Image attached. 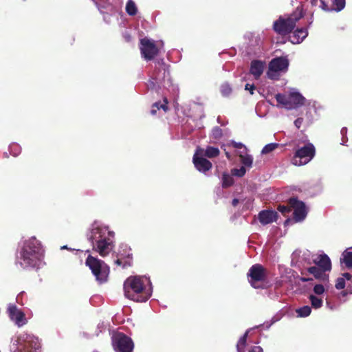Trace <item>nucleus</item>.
Returning a JSON list of instances; mask_svg holds the SVG:
<instances>
[{
	"instance_id": "30",
	"label": "nucleus",
	"mask_w": 352,
	"mask_h": 352,
	"mask_svg": "<svg viewBox=\"0 0 352 352\" xmlns=\"http://www.w3.org/2000/svg\"><path fill=\"white\" fill-rule=\"evenodd\" d=\"M161 83V78L159 74L154 73L152 78L148 80L147 83V87L149 89H155L157 87V85L159 86L158 84Z\"/></svg>"
},
{
	"instance_id": "2",
	"label": "nucleus",
	"mask_w": 352,
	"mask_h": 352,
	"mask_svg": "<svg viewBox=\"0 0 352 352\" xmlns=\"http://www.w3.org/2000/svg\"><path fill=\"white\" fill-rule=\"evenodd\" d=\"M87 236L93 250L101 256H107L114 248V232L100 221H95L91 225Z\"/></svg>"
},
{
	"instance_id": "3",
	"label": "nucleus",
	"mask_w": 352,
	"mask_h": 352,
	"mask_svg": "<svg viewBox=\"0 0 352 352\" xmlns=\"http://www.w3.org/2000/svg\"><path fill=\"white\" fill-rule=\"evenodd\" d=\"M125 296L133 301L146 302L152 295L153 288L149 278L130 276L124 283Z\"/></svg>"
},
{
	"instance_id": "55",
	"label": "nucleus",
	"mask_w": 352,
	"mask_h": 352,
	"mask_svg": "<svg viewBox=\"0 0 352 352\" xmlns=\"http://www.w3.org/2000/svg\"><path fill=\"white\" fill-rule=\"evenodd\" d=\"M313 23V20H312V18H311L309 22V26H310Z\"/></svg>"
},
{
	"instance_id": "45",
	"label": "nucleus",
	"mask_w": 352,
	"mask_h": 352,
	"mask_svg": "<svg viewBox=\"0 0 352 352\" xmlns=\"http://www.w3.org/2000/svg\"><path fill=\"white\" fill-rule=\"evenodd\" d=\"M278 210L279 212L284 214L288 213L290 211V209L286 206H279L278 207Z\"/></svg>"
},
{
	"instance_id": "43",
	"label": "nucleus",
	"mask_w": 352,
	"mask_h": 352,
	"mask_svg": "<svg viewBox=\"0 0 352 352\" xmlns=\"http://www.w3.org/2000/svg\"><path fill=\"white\" fill-rule=\"evenodd\" d=\"M322 2H323L324 4H327V0H311V4L313 6H318L324 10V8L322 4Z\"/></svg>"
},
{
	"instance_id": "49",
	"label": "nucleus",
	"mask_w": 352,
	"mask_h": 352,
	"mask_svg": "<svg viewBox=\"0 0 352 352\" xmlns=\"http://www.w3.org/2000/svg\"><path fill=\"white\" fill-rule=\"evenodd\" d=\"M115 263L118 265H122L123 267V265L124 263V259L120 257L115 261Z\"/></svg>"
},
{
	"instance_id": "11",
	"label": "nucleus",
	"mask_w": 352,
	"mask_h": 352,
	"mask_svg": "<svg viewBox=\"0 0 352 352\" xmlns=\"http://www.w3.org/2000/svg\"><path fill=\"white\" fill-rule=\"evenodd\" d=\"M112 344L116 352H132L134 347L132 340L122 333L112 336Z\"/></svg>"
},
{
	"instance_id": "18",
	"label": "nucleus",
	"mask_w": 352,
	"mask_h": 352,
	"mask_svg": "<svg viewBox=\"0 0 352 352\" xmlns=\"http://www.w3.org/2000/svg\"><path fill=\"white\" fill-rule=\"evenodd\" d=\"M312 261L324 274L331 269V260L327 254L316 255L315 258L312 257Z\"/></svg>"
},
{
	"instance_id": "13",
	"label": "nucleus",
	"mask_w": 352,
	"mask_h": 352,
	"mask_svg": "<svg viewBox=\"0 0 352 352\" xmlns=\"http://www.w3.org/2000/svg\"><path fill=\"white\" fill-rule=\"evenodd\" d=\"M142 57L146 60H151L159 53L155 41L147 38L140 40V46Z\"/></svg>"
},
{
	"instance_id": "50",
	"label": "nucleus",
	"mask_w": 352,
	"mask_h": 352,
	"mask_svg": "<svg viewBox=\"0 0 352 352\" xmlns=\"http://www.w3.org/2000/svg\"><path fill=\"white\" fill-rule=\"evenodd\" d=\"M326 306L328 309L333 310L334 309V307L331 304V302L326 298Z\"/></svg>"
},
{
	"instance_id": "14",
	"label": "nucleus",
	"mask_w": 352,
	"mask_h": 352,
	"mask_svg": "<svg viewBox=\"0 0 352 352\" xmlns=\"http://www.w3.org/2000/svg\"><path fill=\"white\" fill-rule=\"evenodd\" d=\"M289 205L294 210L296 221H301L305 219L307 214V209L302 201L296 197H292L289 200Z\"/></svg>"
},
{
	"instance_id": "46",
	"label": "nucleus",
	"mask_w": 352,
	"mask_h": 352,
	"mask_svg": "<svg viewBox=\"0 0 352 352\" xmlns=\"http://www.w3.org/2000/svg\"><path fill=\"white\" fill-rule=\"evenodd\" d=\"M245 89L249 91L251 94H253L254 90L255 89V86L253 84L247 83L245 85Z\"/></svg>"
},
{
	"instance_id": "26",
	"label": "nucleus",
	"mask_w": 352,
	"mask_h": 352,
	"mask_svg": "<svg viewBox=\"0 0 352 352\" xmlns=\"http://www.w3.org/2000/svg\"><path fill=\"white\" fill-rule=\"evenodd\" d=\"M340 262L347 268L352 267V247L343 252L340 258Z\"/></svg>"
},
{
	"instance_id": "48",
	"label": "nucleus",
	"mask_w": 352,
	"mask_h": 352,
	"mask_svg": "<svg viewBox=\"0 0 352 352\" xmlns=\"http://www.w3.org/2000/svg\"><path fill=\"white\" fill-rule=\"evenodd\" d=\"M302 118H297L295 121H294V125L296 126V128L299 129L301 125H302Z\"/></svg>"
},
{
	"instance_id": "39",
	"label": "nucleus",
	"mask_w": 352,
	"mask_h": 352,
	"mask_svg": "<svg viewBox=\"0 0 352 352\" xmlns=\"http://www.w3.org/2000/svg\"><path fill=\"white\" fill-rule=\"evenodd\" d=\"M222 135V130L219 126H215L212 129L211 136L213 139L219 140L221 138Z\"/></svg>"
},
{
	"instance_id": "53",
	"label": "nucleus",
	"mask_w": 352,
	"mask_h": 352,
	"mask_svg": "<svg viewBox=\"0 0 352 352\" xmlns=\"http://www.w3.org/2000/svg\"><path fill=\"white\" fill-rule=\"evenodd\" d=\"M239 204V199H234L232 201V204L233 206H236L237 204Z\"/></svg>"
},
{
	"instance_id": "1",
	"label": "nucleus",
	"mask_w": 352,
	"mask_h": 352,
	"mask_svg": "<svg viewBox=\"0 0 352 352\" xmlns=\"http://www.w3.org/2000/svg\"><path fill=\"white\" fill-rule=\"evenodd\" d=\"M44 251L35 236L22 241L16 256V265L23 269H38L44 265Z\"/></svg>"
},
{
	"instance_id": "6",
	"label": "nucleus",
	"mask_w": 352,
	"mask_h": 352,
	"mask_svg": "<svg viewBox=\"0 0 352 352\" xmlns=\"http://www.w3.org/2000/svg\"><path fill=\"white\" fill-rule=\"evenodd\" d=\"M275 98L278 107L287 109H296L304 104L305 98L296 89H289L287 94H277Z\"/></svg>"
},
{
	"instance_id": "25",
	"label": "nucleus",
	"mask_w": 352,
	"mask_h": 352,
	"mask_svg": "<svg viewBox=\"0 0 352 352\" xmlns=\"http://www.w3.org/2000/svg\"><path fill=\"white\" fill-rule=\"evenodd\" d=\"M241 162L243 164V166L248 169L252 167L253 164V157L248 154L247 151H240L239 153Z\"/></svg>"
},
{
	"instance_id": "31",
	"label": "nucleus",
	"mask_w": 352,
	"mask_h": 352,
	"mask_svg": "<svg viewBox=\"0 0 352 352\" xmlns=\"http://www.w3.org/2000/svg\"><path fill=\"white\" fill-rule=\"evenodd\" d=\"M250 330L251 329L247 330L244 335L241 336L239 340L238 343L236 344L237 352H245L244 349L246 345L247 337Z\"/></svg>"
},
{
	"instance_id": "8",
	"label": "nucleus",
	"mask_w": 352,
	"mask_h": 352,
	"mask_svg": "<svg viewBox=\"0 0 352 352\" xmlns=\"http://www.w3.org/2000/svg\"><path fill=\"white\" fill-rule=\"evenodd\" d=\"M289 59L287 56L276 57L271 60L267 72V77L272 80L279 79L282 74L288 70Z\"/></svg>"
},
{
	"instance_id": "40",
	"label": "nucleus",
	"mask_w": 352,
	"mask_h": 352,
	"mask_svg": "<svg viewBox=\"0 0 352 352\" xmlns=\"http://www.w3.org/2000/svg\"><path fill=\"white\" fill-rule=\"evenodd\" d=\"M221 92L223 96H228L232 92V88L228 83H224L221 87Z\"/></svg>"
},
{
	"instance_id": "20",
	"label": "nucleus",
	"mask_w": 352,
	"mask_h": 352,
	"mask_svg": "<svg viewBox=\"0 0 352 352\" xmlns=\"http://www.w3.org/2000/svg\"><path fill=\"white\" fill-rule=\"evenodd\" d=\"M278 214L274 210H263L258 214V219L261 224L267 225L276 221Z\"/></svg>"
},
{
	"instance_id": "4",
	"label": "nucleus",
	"mask_w": 352,
	"mask_h": 352,
	"mask_svg": "<svg viewBox=\"0 0 352 352\" xmlns=\"http://www.w3.org/2000/svg\"><path fill=\"white\" fill-rule=\"evenodd\" d=\"M302 6H299L290 14L280 16L273 23L274 30L278 34L285 36L290 34L296 27V23L304 16Z\"/></svg>"
},
{
	"instance_id": "28",
	"label": "nucleus",
	"mask_w": 352,
	"mask_h": 352,
	"mask_svg": "<svg viewBox=\"0 0 352 352\" xmlns=\"http://www.w3.org/2000/svg\"><path fill=\"white\" fill-rule=\"evenodd\" d=\"M309 299L311 302V307L316 309H320L323 305V300L319 296H317L314 294H310L309 296Z\"/></svg>"
},
{
	"instance_id": "17",
	"label": "nucleus",
	"mask_w": 352,
	"mask_h": 352,
	"mask_svg": "<svg viewBox=\"0 0 352 352\" xmlns=\"http://www.w3.org/2000/svg\"><path fill=\"white\" fill-rule=\"evenodd\" d=\"M192 162L196 169L201 173H206L212 168V163L206 159L203 155H200V153L196 150Z\"/></svg>"
},
{
	"instance_id": "15",
	"label": "nucleus",
	"mask_w": 352,
	"mask_h": 352,
	"mask_svg": "<svg viewBox=\"0 0 352 352\" xmlns=\"http://www.w3.org/2000/svg\"><path fill=\"white\" fill-rule=\"evenodd\" d=\"M307 274H311L315 278L320 280H327L328 276L317 265L307 267L304 266L301 270L302 276L300 280L302 282H308L312 280V278L307 276Z\"/></svg>"
},
{
	"instance_id": "7",
	"label": "nucleus",
	"mask_w": 352,
	"mask_h": 352,
	"mask_svg": "<svg viewBox=\"0 0 352 352\" xmlns=\"http://www.w3.org/2000/svg\"><path fill=\"white\" fill-rule=\"evenodd\" d=\"M85 264L91 270L96 280L99 283H103L107 280L109 274V267L103 261L89 255L86 259Z\"/></svg>"
},
{
	"instance_id": "10",
	"label": "nucleus",
	"mask_w": 352,
	"mask_h": 352,
	"mask_svg": "<svg viewBox=\"0 0 352 352\" xmlns=\"http://www.w3.org/2000/svg\"><path fill=\"white\" fill-rule=\"evenodd\" d=\"M102 14L104 20L110 23L111 16L116 12V7L122 4V0H92Z\"/></svg>"
},
{
	"instance_id": "21",
	"label": "nucleus",
	"mask_w": 352,
	"mask_h": 352,
	"mask_svg": "<svg viewBox=\"0 0 352 352\" xmlns=\"http://www.w3.org/2000/svg\"><path fill=\"white\" fill-rule=\"evenodd\" d=\"M324 11L340 12L345 7V0H327V4L322 2Z\"/></svg>"
},
{
	"instance_id": "33",
	"label": "nucleus",
	"mask_w": 352,
	"mask_h": 352,
	"mask_svg": "<svg viewBox=\"0 0 352 352\" xmlns=\"http://www.w3.org/2000/svg\"><path fill=\"white\" fill-rule=\"evenodd\" d=\"M311 312V308L308 305L303 306V307L296 309V314H297L298 316L301 317V318L307 317V316H309Z\"/></svg>"
},
{
	"instance_id": "44",
	"label": "nucleus",
	"mask_w": 352,
	"mask_h": 352,
	"mask_svg": "<svg viewBox=\"0 0 352 352\" xmlns=\"http://www.w3.org/2000/svg\"><path fill=\"white\" fill-rule=\"evenodd\" d=\"M340 133H341V135H342V142H341V144L344 145L345 142L347 140V138H346L347 129L346 127L342 128V129L340 131Z\"/></svg>"
},
{
	"instance_id": "24",
	"label": "nucleus",
	"mask_w": 352,
	"mask_h": 352,
	"mask_svg": "<svg viewBox=\"0 0 352 352\" xmlns=\"http://www.w3.org/2000/svg\"><path fill=\"white\" fill-rule=\"evenodd\" d=\"M196 150L200 153V155H203L204 157L208 158L217 157L220 153V151L218 148L210 146H207L206 148L197 147Z\"/></svg>"
},
{
	"instance_id": "36",
	"label": "nucleus",
	"mask_w": 352,
	"mask_h": 352,
	"mask_svg": "<svg viewBox=\"0 0 352 352\" xmlns=\"http://www.w3.org/2000/svg\"><path fill=\"white\" fill-rule=\"evenodd\" d=\"M312 256L315 258L316 255L312 254L309 250H306L302 253L301 259L305 261L308 265H311L313 263Z\"/></svg>"
},
{
	"instance_id": "5",
	"label": "nucleus",
	"mask_w": 352,
	"mask_h": 352,
	"mask_svg": "<svg viewBox=\"0 0 352 352\" xmlns=\"http://www.w3.org/2000/svg\"><path fill=\"white\" fill-rule=\"evenodd\" d=\"M41 344L33 334L22 332L12 339V352H39Z\"/></svg>"
},
{
	"instance_id": "27",
	"label": "nucleus",
	"mask_w": 352,
	"mask_h": 352,
	"mask_svg": "<svg viewBox=\"0 0 352 352\" xmlns=\"http://www.w3.org/2000/svg\"><path fill=\"white\" fill-rule=\"evenodd\" d=\"M168 100L166 98H164V103L162 104L159 102H155L153 104L152 109L151 110V113L152 115H155L157 111L160 110V109H163L164 112L167 111L168 110Z\"/></svg>"
},
{
	"instance_id": "52",
	"label": "nucleus",
	"mask_w": 352,
	"mask_h": 352,
	"mask_svg": "<svg viewBox=\"0 0 352 352\" xmlns=\"http://www.w3.org/2000/svg\"><path fill=\"white\" fill-rule=\"evenodd\" d=\"M98 329H100V332H102V330L104 329V323L102 322V323H101V324H99L98 325Z\"/></svg>"
},
{
	"instance_id": "19",
	"label": "nucleus",
	"mask_w": 352,
	"mask_h": 352,
	"mask_svg": "<svg viewBox=\"0 0 352 352\" xmlns=\"http://www.w3.org/2000/svg\"><path fill=\"white\" fill-rule=\"evenodd\" d=\"M118 256L124 259L123 267L131 266L132 253L131 248L126 244H121L118 250Z\"/></svg>"
},
{
	"instance_id": "35",
	"label": "nucleus",
	"mask_w": 352,
	"mask_h": 352,
	"mask_svg": "<svg viewBox=\"0 0 352 352\" xmlns=\"http://www.w3.org/2000/svg\"><path fill=\"white\" fill-rule=\"evenodd\" d=\"M279 146L277 143H270L268 144H266L261 151L262 155H266L268 153H270L273 151H274L276 148H278Z\"/></svg>"
},
{
	"instance_id": "29",
	"label": "nucleus",
	"mask_w": 352,
	"mask_h": 352,
	"mask_svg": "<svg viewBox=\"0 0 352 352\" xmlns=\"http://www.w3.org/2000/svg\"><path fill=\"white\" fill-rule=\"evenodd\" d=\"M351 278V275L349 273H344L342 277H339L336 283V287L338 289H341L344 288L346 285V280H350Z\"/></svg>"
},
{
	"instance_id": "56",
	"label": "nucleus",
	"mask_w": 352,
	"mask_h": 352,
	"mask_svg": "<svg viewBox=\"0 0 352 352\" xmlns=\"http://www.w3.org/2000/svg\"><path fill=\"white\" fill-rule=\"evenodd\" d=\"M61 249L63 250V249H68L67 246V245H64V246H62L61 247Z\"/></svg>"
},
{
	"instance_id": "41",
	"label": "nucleus",
	"mask_w": 352,
	"mask_h": 352,
	"mask_svg": "<svg viewBox=\"0 0 352 352\" xmlns=\"http://www.w3.org/2000/svg\"><path fill=\"white\" fill-rule=\"evenodd\" d=\"M246 173V168L244 166H241L239 168H234L232 170V173L233 175L236 177H243Z\"/></svg>"
},
{
	"instance_id": "9",
	"label": "nucleus",
	"mask_w": 352,
	"mask_h": 352,
	"mask_svg": "<svg viewBox=\"0 0 352 352\" xmlns=\"http://www.w3.org/2000/svg\"><path fill=\"white\" fill-rule=\"evenodd\" d=\"M315 152V147L311 143L306 144L296 151L292 160V164L298 166L307 164L313 159Z\"/></svg>"
},
{
	"instance_id": "23",
	"label": "nucleus",
	"mask_w": 352,
	"mask_h": 352,
	"mask_svg": "<svg viewBox=\"0 0 352 352\" xmlns=\"http://www.w3.org/2000/svg\"><path fill=\"white\" fill-rule=\"evenodd\" d=\"M265 67V62L258 60H252L250 65V74L258 79L263 74Z\"/></svg>"
},
{
	"instance_id": "34",
	"label": "nucleus",
	"mask_w": 352,
	"mask_h": 352,
	"mask_svg": "<svg viewBox=\"0 0 352 352\" xmlns=\"http://www.w3.org/2000/svg\"><path fill=\"white\" fill-rule=\"evenodd\" d=\"M234 183L233 178L228 173H223L222 176V186L224 188L232 186Z\"/></svg>"
},
{
	"instance_id": "16",
	"label": "nucleus",
	"mask_w": 352,
	"mask_h": 352,
	"mask_svg": "<svg viewBox=\"0 0 352 352\" xmlns=\"http://www.w3.org/2000/svg\"><path fill=\"white\" fill-rule=\"evenodd\" d=\"M8 314L11 320L19 327L25 325L28 322L24 313L15 305L10 304L8 305Z\"/></svg>"
},
{
	"instance_id": "37",
	"label": "nucleus",
	"mask_w": 352,
	"mask_h": 352,
	"mask_svg": "<svg viewBox=\"0 0 352 352\" xmlns=\"http://www.w3.org/2000/svg\"><path fill=\"white\" fill-rule=\"evenodd\" d=\"M10 153L13 156L16 157L21 153V148L16 143H12L9 146Z\"/></svg>"
},
{
	"instance_id": "22",
	"label": "nucleus",
	"mask_w": 352,
	"mask_h": 352,
	"mask_svg": "<svg viewBox=\"0 0 352 352\" xmlns=\"http://www.w3.org/2000/svg\"><path fill=\"white\" fill-rule=\"evenodd\" d=\"M308 35L307 28H297L289 36V41L293 44L301 43Z\"/></svg>"
},
{
	"instance_id": "47",
	"label": "nucleus",
	"mask_w": 352,
	"mask_h": 352,
	"mask_svg": "<svg viewBox=\"0 0 352 352\" xmlns=\"http://www.w3.org/2000/svg\"><path fill=\"white\" fill-rule=\"evenodd\" d=\"M250 352H263V349L259 346H254L252 347Z\"/></svg>"
},
{
	"instance_id": "38",
	"label": "nucleus",
	"mask_w": 352,
	"mask_h": 352,
	"mask_svg": "<svg viewBox=\"0 0 352 352\" xmlns=\"http://www.w3.org/2000/svg\"><path fill=\"white\" fill-rule=\"evenodd\" d=\"M313 291L314 295L319 296L324 294L325 292V287L322 284H316V285H314Z\"/></svg>"
},
{
	"instance_id": "32",
	"label": "nucleus",
	"mask_w": 352,
	"mask_h": 352,
	"mask_svg": "<svg viewBox=\"0 0 352 352\" xmlns=\"http://www.w3.org/2000/svg\"><path fill=\"white\" fill-rule=\"evenodd\" d=\"M125 9L126 13L130 16H134L138 12V8L133 0H128Z\"/></svg>"
},
{
	"instance_id": "54",
	"label": "nucleus",
	"mask_w": 352,
	"mask_h": 352,
	"mask_svg": "<svg viewBox=\"0 0 352 352\" xmlns=\"http://www.w3.org/2000/svg\"><path fill=\"white\" fill-rule=\"evenodd\" d=\"M226 155L228 159H230L231 158V155H230V154L228 152H226Z\"/></svg>"
},
{
	"instance_id": "12",
	"label": "nucleus",
	"mask_w": 352,
	"mask_h": 352,
	"mask_svg": "<svg viewBox=\"0 0 352 352\" xmlns=\"http://www.w3.org/2000/svg\"><path fill=\"white\" fill-rule=\"evenodd\" d=\"M248 280L254 288L261 287V283L265 278V270L260 264L252 265L248 273Z\"/></svg>"
},
{
	"instance_id": "42",
	"label": "nucleus",
	"mask_w": 352,
	"mask_h": 352,
	"mask_svg": "<svg viewBox=\"0 0 352 352\" xmlns=\"http://www.w3.org/2000/svg\"><path fill=\"white\" fill-rule=\"evenodd\" d=\"M234 148H238V149H241V148H243V150L242 151L245 152V151H247L248 149L246 148V146L243 144L241 142H236L234 140H232L230 143Z\"/></svg>"
},
{
	"instance_id": "51",
	"label": "nucleus",
	"mask_w": 352,
	"mask_h": 352,
	"mask_svg": "<svg viewBox=\"0 0 352 352\" xmlns=\"http://www.w3.org/2000/svg\"><path fill=\"white\" fill-rule=\"evenodd\" d=\"M161 70L163 71V78L164 79L166 77V73H167V75L168 76V72L166 71V66L164 65L162 66V69H160V72H161Z\"/></svg>"
}]
</instances>
